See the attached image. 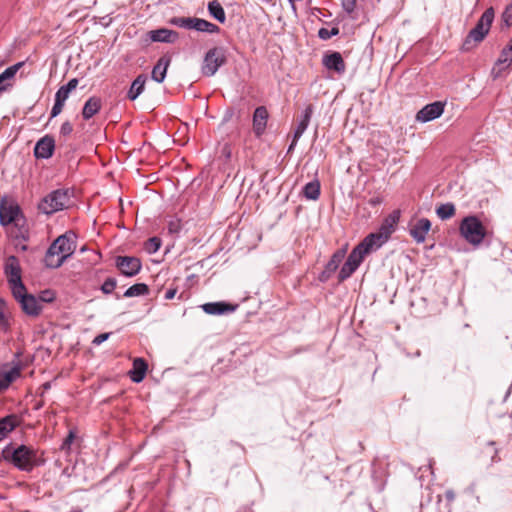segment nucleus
<instances>
[{
	"label": "nucleus",
	"mask_w": 512,
	"mask_h": 512,
	"mask_svg": "<svg viewBox=\"0 0 512 512\" xmlns=\"http://www.w3.org/2000/svg\"><path fill=\"white\" fill-rule=\"evenodd\" d=\"M117 286V281L115 278H107L104 283L101 285V291L104 294H111Z\"/></svg>",
	"instance_id": "39"
},
{
	"label": "nucleus",
	"mask_w": 512,
	"mask_h": 512,
	"mask_svg": "<svg viewBox=\"0 0 512 512\" xmlns=\"http://www.w3.org/2000/svg\"><path fill=\"white\" fill-rule=\"evenodd\" d=\"M342 7L347 13H352L355 9L356 0H341Z\"/></svg>",
	"instance_id": "45"
},
{
	"label": "nucleus",
	"mask_w": 512,
	"mask_h": 512,
	"mask_svg": "<svg viewBox=\"0 0 512 512\" xmlns=\"http://www.w3.org/2000/svg\"><path fill=\"white\" fill-rule=\"evenodd\" d=\"M225 62V57L221 50L217 48L210 49L203 61L202 72L206 76H213L220 66Z\"/></svg>",
	"instance_id": "11"
},
{
	"label": "nucleus",
	"mask_w": 512,
	"mask_h": 512,
	"mask_svg": "<svg viewBox=\"0 0 512 512\" xmlns=\"http://www.w3.org/2000/svg\"><path fill=\"white\" fill-rule=\"evenodd\" d=\"M73 131V127L70 122H64L60 127V133L64 136L71 134Z\"/></svg>",
	"instance_id": "48"
},
{
	"label": "nucleus",
	"mask_w": 512,
	"mask_h": 512,
	"mask_svg": "<svg viewBox=\"0 0 512 512\" xmlns=\"http://www.w3.org/2000/svg\"><path fill=\"white\" fill-rule=\"evenodd\" d=\"M75 438V435L72 431L69 432V434L67 435V437L64 439L62 445H61V449L62 450H69L70 449V445L72 444L73 440Z\"/></svg>",
	"instance_id": "47"
},
{
	"label": "nucleus",
	"mask_w": 512,
	"mask_h": 512,
	"mask_svg": "<svg viewBox=\"0 0 512 512\" xmlns=\"http://www.w3.org/2000/svg\"><path fill=\"white\" fill-rule=\"evenodd\" d=\"M21 237L25 238L24 232L20 230Z\"/></svg>",
	"instance_id": "54"
},
{
	"label": "nucleus",
	"mask_w": 512,
	"mask_h": 512,
	"mask_svg": "<svg viewBox=\"0 0 512 512\" xmlns=\"http://www.w3.org/2000/svg\"><path fill=\"white\" fill-rule=\"evenodd\" d=\"M54 149V139L46 135L37 141L34 147V155L36 158L48 159L53 155Z\"/></svg>",
	"instance_id": "19"
},
{
	"label": "nucleus",
	"mask_w": 512,
	"mask_h": 512,
	"mask_svg": "<svg viewBox=\"0 0 512 512\" xmlns=\"http://www.w3.org/2000/svg\"><path fill=\"white\" fill-rule=\"evenodd\" d=\"M21 374V366L17 362L13 366L4 364L0 367V393L6 390L10 384Z\"/></svg>",
	"instance_id": "15"
},
{
	"label": "nucleus",
	"mask_w": 512,
	"mask_h": 512,
	"mask_svg": "<svg viewBox=\"0 0 512 512\" xmlns=\"http://www.w3.org/2000/svg\"><path fill=\"white\" fill-rule=\"evenodd\" d=\"M16 426V420L14 416H6L0 420V441L4 439L9 432H11Z\"/></svg>",
	"instance_id": "32"
},
{
	"label": "nucleus",
	"mask_w": 512,
	"mask_h": 512,
	"mask_svg": "<svg viewBox=\"0 0 512 512\" xmlns=\"http://www.w3.org/2000/svg\"><path fill=\"white\" fill-rule=\"evenodd\" d=\"M400 218V212L399 211H393L390 215H388L385 220L383 221V225L388 227L389 229H392L394 231L395 226Z\"/></svg>",
	"instance_id": "36"
},
{
	"label": "nucleus",
	"mask_w": 512,
	"mask_h": 512,
	"mask_svg": "<svg viewBox=\"0 0 512 512\" xmlns=\"http://www.w3.org/2000/svg\"><path fill=\"white\" fill-rule=\"evenodd\" d=\"M160 246H161L160 238H158V237H151L145 243V250L149 254H154V253H156L159 250Z\"/></svg>",
	"instance_id": "34"
},
{
	"label": "nucleus",
	"mask_w": 512,
	"mask_h": 512,
	"mask_svg": "<svg viewBox=\"0 0 512 512\" xmlns=\"http://www.w3.org/2000/svg\"><path fill=\"white\" fill-rule=\"evenodd\" d=\"M70 201L69 191L57 189L45 196L38 204V209L47 215H51L66 208Z\"/></svg>",
	"instance_id": "6"
},
{
	"label": "nucleus",
	"mask_w": 512,
	"mask_h": 512,
	"mask_svg": "<svg viewBox=\"0 0 512 512\" xmlns=\"http://www.w3.org/2000/svg\"><path fill=\"white\" fill-rule=\"evenodd\" d=\"M14 298L20 303L22 310L30 315L37 316L42 310V305L35 296L26 292V287L19 292L16 290L12 291Z\"/></svg>",
	"instance_id": "10"
},
{
	"label": "nucleus",
	"mask_w": 512,
	"mask_h": 512,
	"mask_svg": "<svg viewBox=\"0 0 512 512\" xmlns=\"http://www.w3.org/2000/svg\"><path fill=\"white\" fill-rule=\"evenodd\" d=\"M503 21L507 26L512 25V3L508 5L502 15Z\"/></svg>",
	"instance_id": "44"
},
{
	"label": "nucleus",
	"mask_w": 512,
	"mask_h": 512,
	"mask_svg": "<svg viewBox=\"0 0 512 512\" xmlns=\"http://www.w3.org/2000/svg\"><path fill=\"white\" fill-rule=\"evenodd\" d=\"M339 33V29L338 28H332L331 30H328L326 28H321L319 31H318V36L320 39L322 40H328L330 39L332 36H336L337 34Z\"/></svg>",
	"instance_id": "41"
},
{
	"label": "nucleus",
	"mask_w": 512,
	"mask_h": 512,
	"mask_svg": "<svg viewBox=\"0 0 512 512\" xmlns=\"http://www.w3.org/2000/svg\"><path fill=\"white\" fill-rule=\"evenodd\" d=\"M0 223L3 226L12 223H14L15 226H22L24 223V217L21 214L20 207L6 198L0 201Z\"/></svg>",
	"instance_id": "8"
},
{
	"label": "nucleus",
	"mask_w": 512,
	"mask_h": 512,
	"mask_svg": "<svg viewBox=\"0 0 512 512\" xmlns=\"http://www.w3.org/2000/svg\"><path fill=\"white\" fill-rule=\"evenodd\" d=\"M75 250V241L68 234L60 235L48 248L44 262L48 268L60 267Z\"/></svg>",
	"instance_id": "1"
},
{
	"label": "nucleus",
	"mask_w": 512,
	"mask_h": 512,
	"mask_svg": "<svg viewBox=\"0 0 512 512\" xmlns=\"http://www.w3.org/2000/svg\"><path fill=\"white\" fill-rule=\"evenodd\" d=\"M55 299V293L51 290L42 291L39 295V302L50 303Z\"/></svg>",
	"instance_id": "42"
},
{
	"label": "nucleus",
	"mask_w": 512,
	"mask_h": 512,
	"mask_svg": "<svg viewBox=\"0 0 512 512\" xmlns=\"http://www.w3.org/2000/svg\"><path fill=\"white\" fill-rule=\"evenodd\" d=\"M494 19V10L493 8H488L484 11L480 19L478 20L476 26L469 32L467 35L462 49L468 51L472 47L473 43L481 42L485 36L488 34L490 27L492 25Z\"/></svg>",
	"instance_id": "4"
},
{
	"label": "nucleus",
	"mask_w": 512,
	"mask_h": 512,
	"mask_svg": "<svg viewBox=\"0 0 512 512\" xmlns=\"http://www.w3.org/2000/svg\"><path fill=\"white\" fill-rule=\"evenodd\" d=\"M115 264L121 273L127 277L138 274L142 266L138 258L131 256H118Z\"/></svg>",
	"instance_id": "12"
},
{
	"label": "nucleus",
	"mask_w": 512,
	"mask_h": 512,
	"mask_svg": "<svg viewBox=\"0 0 512 512\" xmlns=\"http://www.w3.org/2000/svg\"><path fill=\"white\" fill-rule=\"evenodd\" d=\"M147 77L144 74H140L136 77V79L132 82L130 89L128 91L127 97L134 101L138 98V96L143 92Z\"/></svg>",
	"instance_id": "28"
},
{
	"label": "nucleus",
	"mask_w": 512,
	"mask_h": 512,
	"mask_svg": "<svg viewBox=\"0 0 512 512\" xmlns=\"http://www.w3.org/2000/svg\"><path fill=\"white\" fill-rule=\"evenodd\" d=\"M444 112V104L436 101L424 106L416 114V120L421 123H426L439 118Z\"/></svg>",
	"instance_id": "14"
},
{
	"label": "nucleus",
	"mask_w": 512,
	"mask_h": 512,
	"mask_svg": "<svg viewBox=\"0 0 512 512\" xmlns=\"http://www.w3.org/2000/svg\"><path fill=\"white\" fill-rule=\"evenodd\" d=\"M303 194L307 199L317 200L320 196V183L319 181H311L303 188Z\"/></svg>",
	"instance_id": "31"
},
{
	"label": "nucleus",
	"mask_w": 512,
	"mask_h": 512,
	"mask_svg": "<svg viewBox=\"0 0 512 512\" xmlns=\"http://www.w3.org/2000/svg\"><path fill=\"white\" fill-rule=\"evenodd\" d=\"M268 112L265 107H257L253 115V129L257 136L261 135L266 127Z\"/></svg>",
	"instance_id": "24"
},
{
	"label": "nucleus",
	"mask_w": 512,
	"mask_h": 512,
	"mask_svg": "<svg viewBox=\"0 0 512 512\" xmlns=\"http://www.w3.org/2000/svg\"><path fill=\"white\" fill-rule=\"evenodd\" d=\"M400 218V212L399 211H393L390 215H388L385 220L383 221V225L388 227L389 229H392L394 231L395 226Z\"/></svg>",
	"instance_id": "35"
},
{
	"label": "nucleus",
	"mask_w": 512,
	"mask_h": 512,
	"mask_svg": "<svg viewBox=\"0 0 512 512\" xmlns=\"http://www.w3.org/2000/svg\"><path fill=\"white\" fill-rule=\"evenodd\" d=\"M9 330V321L5 316L4 302L0 300V331L7 332Z\"/></svg>",
	"instance_id": "40"
},
{
	"label": "nucleus",
	"mask_w": 512,
	"mask_h": 512,
	"mask_svg": "<svg viewBox=\"0 0 512 512\" xmlns=\"http://www.w3.org/2000/svg\"><path fill=\"white\" fill-rule=\"evenodd\" d=\"M168 228L169 232L176 233L179 230V224L177 222H170Z\"/></svg>",
	"instance_id": "52"
},
{
	"label": "nucleus",
	"mask_w": 512,
	"mask_h": 512,
	"mask_svg": "<svg viewBox=\"0 0 512 512\" xmlns=\"http://www.w3.org/2000/svg\"><path fill=\"white\" fill-rule=\"evenodd\" d=\"M460 235L473 246H479L486 237V229L479 218L469 215L462 219L459 225Z\"/></svg>",
	"instance_id": "3"
},
{
	"label": "nucleus",
	"mask_w": 512,
	"mask_h": 512,
	"mask_svg": "<svg viewBox=\"0 0 512 512\" xmlns=\"http://www.w3.org/2000/svg\"><path fill=\"white\" fill-rule=\"evenodd\" d=\"M170 23L180 28L193 29L209 34L218 33L220 30L216 24L197 17H173Z\"/></svg>",
	"instance_id": "7"
},
{
	"label": "nucleus",
	"mask_w": 512,
	"mask_h": 512,
	"mask_svg": "<svg viewBox=\"0 0 512 512\" xmlns=\"http://www.w3.org/2000/svg\"><path fill=\"white\" fill-rule=\"evenodd\" d=\"M400 218V212L399 211H393L390 215H388L385 220L383 221V225L388 227L389 229H392L394 231L395 226Z\"/></svg>",
	"instance_id": "38"
},
{
	"label": "nucleus",
	"mask_w": 512,
	"mask_h": 512,
	"mask_svg": "<svg viewBox=\"0 0 512 512\" xmlns=\"http://www.w3.org/2000/svg\"><path fill=\"white\" fill-rule=\"evenodd\" d=\"M400 218V212L399 211H393L390 215H388L385 220L383 221V225L388 227L389 229H392L394 231L395 226Z\"/></svg>",
	"instance_id": "37"
},
{
	"label": "nucleus",
	"mask_w": 512,
	"mask_h": 512,
	"mask_svg": "<svg viewBox=\"0 0 512 512\" xmlns=\"http://www.w3.org/2000/svg\"><path fill=\"white\" fill-rule=\"evenodd\" d=\"M147 364L144 359L136 358L133 362V369L130 372V378L135 383H140L146 374Z\"/></svg>",
	"instance_id": "27"
},
{
	"label": "nucleus",
	"mask_w": 512,
	"mask_h": 512,
	"mask_svg": "<svg viewBox=\"0 0 512 512\" xmlns=\"http://www.w3.org/2000/svg\"><path fill=\"white\" fill-rule=\"evenodd\" d=\"M312 114H313V107H312V105H308L304 109L302 115L300 116V119L298 120L296 129L294 131L293 140L289 146L288 151H291L295 147V145L297 144V141L300 139V137L306 131V129L310 123Z\"/></svg>",
	"instance_id": "16"
},
{
	"label": "nucleus",
	"mask_w": 512,
	"mask_h": 512,
	"mask_svg": "<svg viewBox=\"0 0 512 512\" xmlns=\"http://www.w3.org/2000/svg\"><path fill=\"white\" fill-rule=\"evenodd\" d=\"M170 64V59L161 57L152 69L151 77L157 83H162L166 77L167 68Z\"/></svg>",
	"instance_id": "26"
},
{
	"label": "nucleus",
	"mask_w": 512,
	"mask_h": 512,
	"mask_svg": "<svg viewBox=\"0 0 512 512\" xmlns=\"http://www.w3.org/2000/svg\"><path fill=\"white\" fill-rule=\"evenodd\" d=\"M78 85V80L76 78H73L69 80V82L66 85H63L64 88L68 90V92L73 91Z\"/></svg>",
	"instance_id": "50"
},
{
	"label": "nucleus",
	"mask_w": 512,
	"mask_h": 512,
	"mask_svg": "<svg viewBox=\"0 0 512 512\" xmlns=\"http://www.w3.org/2000/svg\"><path fill=\"white\" fill-rule=\"evenodd\" d=\"M512 62V39L509 44L503 48L498 60L496 61L491 74L494 79L500 77L501 72L508 68Z\"/></svg>",
	"instance_id": "17"
},
{
	"label": "nucleus",
	"mask_w": 512,
	"mask_h": 512,
	"mask_svg": "<svg viewBox=\"0 0 512 512\" xmlns=\"http://www.w3.org/2000/svg\"><path fill=\"white\" fill-rule=\"evenodd\" d=\"M102 107V101L99 97L92 96L84 104L82 116L85 120L91 119L96 115Z\"/></svg>",
	"instance_id": "25"
},
{
	"label": "nucleus",
	"mask_w": 512,
	"mask_h": 512,
	"mask_svg": "<svg viewBox=\"0 0 512 512\" xmlns=\"http://www.w3.org/2000/svg\"><path fill=\"white\" fill-rule=\"evenodd\" d=\"M109 336H110V333H102V334H99V335H97V336L93 339L92 343H93L94 345H100V344H102L103 342H105V341L109 338Z\"/></svg>",
	"instance_id": "49"
},
{
	"label": "nucleus",
	"mask_w": 512,
	"mask_h": 512,
	"mask_svg": "<svg viewBox=\"0 0 512 512\" xmlns=\"http://www.w3.org/2000/svg\"><path fill=\"white\" fill-rule=\"evenodd\" d=\"M70 92L64 86H61L56 94H55V100L60 101L62 103H65V101L68 99Z\"/></svg>",
	"instance_id": "43"
},
{
	"label": "nucleus",
	"mask_w": 512,
	"mask_h": 512,
	"mask_svg": "<svg viewBox=\"0 0 512 512\" xmlns=\"http://www.w3.org/2000/svg\"><path fill=\"white\" fill-rule=\"evenodd\" d=\"M150 39L154 42L174 43L178 39V33L170 29H157L149 32Z\"/></svg>",
	"instance_id": "23"
},
{
	"label": "nucleus",
	"mask_w": 512,
	"mask_h": 512,
	"mask_svg": "<svg viewBox=\"0 0 512 512\" xmlns=\"http://www.w3.org/2000/svg\"><path fill=\"white\" fill-rule=\"evenodd\" d=\"M393 232L394 231H392V229H389L385 225L381 224L377 232L370 233L363 239V241L365 242V245L369 246V248L374 251L385 244Z\"/></svg>",
	"instance_id": "13"
},
{
	"label": "nucleus",
	"mask_w": 512,
	"mask_h": 512,
	"mask_svg": "<svg viewBox=\"0 0 512 512\" xmlns=\"http://www.w3.org/2000/svg\"><path fill=\"white\" fill-rule=\"evenodd\" d=\"M207 9L209 14L220 23L226 21V14L222 5L217 0H212L208 3Z\"/></svg>",
	"instance_id": "29"
},
{
	"label": "nucleus",
	"mask_w": 512,
	"mask_h": 512,
	"mask_svg": "<svg viewBox=\"0 0 512 512\" xmlns=\"http://www.w3.org/2000/svg\"><path fill=\"white\" fill-rule=\"evenodd\" d=\"M3 457L18 470L24 472L32 471L39 464L36 451L26 445H19L16 448L7 446L3 450Z\"/></svg>",
	"instance_id": "2"
},
{
	"label": "nucleus",
	"mask_w": 512,
	"mask_h": 512,
	"mask_svg": "<svg viewBox=\"0 0 512 512\" xmlns=\"http://www.w3.org/2000/svg\"><path fill=\"white\" fill-rule=\"evenodd\" d=\"M148 291H149V289L146 284L137 283V284H134L131 287H129L124 292L123 296L126 298L137 297V296L146 295L148 293Z\"/></svg>",
	"instance_id": "33"
},
{
	"label": "nucleus",
	"mask_w": 512,
	"mask_h": 512,
	"mask_svg": "<svg viewBox=\"0 0 512 512\" xmlns=\"http://www.w3.org/2000/svg\"><path fill=\"white\" fill-rule=\"evenodd\" d=\"M431 229V222L427 218H421L410 229V235L417 243H423Z\"/></svg>",
	"instance_id": "21"
},
{
	"label": "nucleus",
	"mask_w": 512,
	"mask_h": 512,
	"mask_svg": "<svg viewBox=\"0 0 512 512\" xmlns=\"http://www.w3.org/2000/svg\"><path fill=\"white\" fill-rule=\"evenodd\" d=\"M176 293H177V289L176 288H170V289H168L166 291L164 298L166 300H171V299H173L175 297Z\"/></svg>",
	"instance_id": "51"
},
{
	"label": "nucleus",
	"mask_w": 512,
	"mask_h": 512,
	"mask_svg": "<svg viewBox=\"0 0 512 512\" xmlns=\"http://www.w3.org/2000/svg\"><path fill=\"white\" fill-rule=\"evenodd\" d=\"M346 255V249L342 248L337 250L326 264L325 269L321 273L320 280L326 281L330 276L338 269L340 263L343 261Z\"/></svg>",
	"instance_id": "20"
},
{
	"label": "nucleus",
	"mask_w": 512,
	"mask_h": 512,
	"mask_svg": "<svg viewBox=\"0 0 512 512\" xmlns=\"http://www.w3.org/2000/svg\"><path fill=\"white\" fill-rule=\"evenodd\" d=\"M373 251L369 246L365 245L362 240L349 254L347 260L341 267L338 278L339 281H344L349 278L360 266L365 256Z\"/></svg>",
	"instance_id": "5"
},
{
	"label": "nucleus",
	"mask_w": 512,
	"mask_h": 512,
	"mask_svg": "<svg viewBox=\"0 0 512 512\" xmlns=\"http://www.w3.org/2000/svg\"><path fill=\"white\" fill-rule=\"evenodd\" d=\"M435 212H436V215L438 216V218H440L441 220H448L455 215L456 208L453 203L447 202V203L439 205L436 208Z\"/></svg>",
	"instance_id": "30"
},
{
	"label": "nucleus",
	"mask_w": 512,
	"mask_h": 512,
	"mask_svg": "<svg viewBox=\"0 0 512 512\" xmlns=\"http://www.w3.org/2000/svg\"><path fill=\"white\" fill-rule=\"evenodd\" d=\"M5 274L11 291L16 290L17 292L23 289L25 286L21 279V268L17 257L9 256L5 262Z\"/></svg>",
	"instance_id": "9"
},
{
	"label": "nucleus",
	"mask_w": 512,
	"mask_h": 512,
	"mask_svg": "<svg viewBox=\"0 0 512 512\" xmlns=\"http://www.w3.org/2000/svg\"><path fill=\"white\" fill-rule=\"evenodd\" d=\"M64 104L65 103H62L60 101L55 100L54 105H53L52 110H51V117L52 118L58 116L62 112Z\"/></svg>",
	"instance_id": "46"
},
{
	"label": "nucleus",
	"mask_w": 512,
	"mask_h": 512,
	"mask_svg": "<svg viewBox=\"0 0 512 512\" xmlns=\"http://www.w3.org/2000/svg\"><path fill=\"white\" fill-rule=\"evenodd\" d=\"M445 497H446V499H447V500H449V501H453V500L455 499V493H454V491H453V490H447V491L445 492Z\"/></svg>",
	"instance_id": "53"
},
{
	"label": "nucleus",
	"mask_w": 512,
	"mask_h": 512,
	"mask_svg": "<svg viewBox=\"0 0 512 512\" xmlns=\"http://www.w3.org/2000/svg\"><path fill=\"white\" fill-rule=\"evenodd\" d=\"M5 89H6V87H0V92L5 90Z\"/></svg>",
	"instance_id": "55"
},
{
	"label": "nucleus",
	"mask_w": 512,
	"mask_h": 512,
	"mask_svg": "<svg viewBox=\"0 0 512 512\" xmlns=\"http://www.w3.org/2000/svg\"><path fill=\"white\" fill-rule=\"evenodd\" d=\"M324 66L329 70H334L341 74L345 72L346 66L344 60L339 52H332L323 58Z\"/></svg>",
	"instance_id": "22"
},
{
	"label": "nucleus",
	"mask_w": 512,
	"mask_h": 512,
	"mask_svg": "<svg viewBox=\"0 0 512 512\" xmlns=\"http://www.w3.org/2000/svg\"><path fill=\"white\" fill-rule=\"evenodd\" d=\"M201 309L209 315H225L234 312L238 305L224 301L208 302L200 306Z\"/></svg>",
	"instance_id": "18"
}]
</instances>
